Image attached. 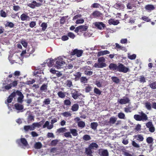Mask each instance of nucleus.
Listing matches in <instances>:
<instances>
[{
  "mask_svg": "<svg viewBox=\"0 0 156 156\" xmlns=\"http://www.w3.org/2000/svg\"><path fill=\"white\" fill-rule=\"evenodd\" d=\"M18 81L14 80L11 81V80L8 78L5 81H2L1 84L2 85L0 89V92L2 91H6L11 89L12 87H15L17 86L18 84Z\"/></svg>",
  "mask_w": 156,
  "mask_h": 156,
  "instance_id": "f257e3e1",
  "label": "nucleus"
},
{
  "mask_svg": "<svg viewBox=\"0 0 156 156\" xmlns=\"http://www.w3.org/2000/svg\"><path fill=\"white\" fill-rule=\"evenodd\" d=\"M41 122H34L31 125L25 126H24V129L25 131L27 132L29 130H34L36 127L39 128L41 126Z\"/></svg>",
  "mask_w": 156,
  "mask_h": 156,
  "instance_id": "f03ea898",
  "label": "nucleus"
},
{
  "mask_svg": "<svg viewBox=\"0 0 156 156\" xmlns=\"http://www.w3.org/2000/svg\"><path fill=\"white\" fill-rule=\"evenodd\" d=\"M16 143L21 148H24V147H27L28 145V143L26 139L24 138H22L16 140Z\"/></svg>",
  "mask_w": 156,
  "mask_h": 156,
  "instance_id": "7ed1b4c3",
  "label": "nucleus"
},
{
  "mask_svg": "<svg viewBox=\"0 0 156 156\" xmlns=\"http://www.w3.org/2000/svg\"><path fill=\"white\" fill-rule=\"evenodd\" d=\"M56 60L55 63L58 69H60L61 68H62V66L65 65V62L61 57H58L56 59Z\"/></svg>",
  "mask_w": 156,
  "mask_h": 156,
  "instance_id": "20e7f679",
  "label": "nucleus"
},
{
  "mask_svg": "<svg viewBox=\"0 0 156 156\" xmlns=\"http://www.w3.org/2000/svg\"><path fill=\"white\" fill-rule=\"evenodd\" d=\"M118 71L123 73H126L129 71V69L128 67L125 66L123 64L121 63L118 64Z\"/></svg>",
  "mask_w": 156,
  "mask_h": 156,
  "instance_id": "39448f33",
  "label": "nucleus"
},
{
  "mask_svg": "<svg viewBox=\"0 0 156 156\" xmlns=\"http://www.w3.org/2000/svg\"><path fill=\"white\" fill-rule=\"evenodd\" d=\"M117 102L119 104L124 105L130 103V100L128 98L124 97L122 99H118Z\"/></svg>",
  "mask_w": 156,
  "mask_h": 156,
  "instance_id": "423d86ee",
  "label": "nucleus"
},
{
  "mask_svg": "<svg viewBox=\"0 0 156 156\" xmlns=\"http://www.w3.org/2000/svg\"><path fill=\"white\" fill-rule=\"evenodd\" d=\"M16 94V96L17 95L19 97L17 98V101L18 102L22 103L23 101V99L24 98V96L22 93L19 90H17L16 92H14Z\"/></svg>",
  "mask_w": 156,
  "mask_h": 156,
  "instance_id": "0eeeda50",
  "label": "nucleus"
},
{
  "mask_svg": "<svg viewBox=\"0 0 156 156\" xmlns=\"http://www.w3.org/2000/svg\"><path fill=\"white\" fill-rule=\"evenodd\" d=\"M114 7L119 10H123L125 7V5L121 2H118L114 5Z\"/></svg>",
  "mask_w": 156,
  "mask_h": 156,
  "instance_id": "6e6552de",
  "label": "nucleus"
},
{
  "mask_svg": "<svg viewBox=\"0 0 156 156\" xmlns=\"http://www.w3.org/2000/svg\"><path fill=\"white\" fill-rule=\"evenodd\" d=\"M23 108L24 106L19 103H16L14 105V108L17 111V113L23 112Z\"/></svg>",
  "mask_w": 156,
  "mask_h": 156,
  "instance_id": "1a4fd4ad",
  "label": "nucleus"
},
{
  "mask_svg": "<svg viewBox=\"0 0 156 156\" xmlns=\"http://www.w3.org/2000/svg\"><path fill=\"white\" fill-rule=\"evenodd\" d=\"M83 53V51L82 50L75 49L71 52V55H76L77 57H80L82 55Z\"/></svg>",
  "mask_w": 156,
  "mask_h": 156,
  "instance_id": "9d476101",
  "label": "nucleus"
},
{
  "mask_svg": "<svg viewBox=\"0 0 156 156\" xmlns=\"http://www.w3.org/2000/svg\"><path fill=\"white\" fill-rule=\"evenodd\" d=\"M81 16V15H77L73 17V20H77L76 22V24L82 23L84 22V20L82 18L79 19H78L79 18H80Z\"/></svg>",
  "mask_w": 156,
  "mask_h": 156,
  "instance_id": "9b49d317",
  "label": "nucleus"
},
{
  "mask_svg": "<svg viewBox=\"0 0 156 156\" xmlns=\"http://www.w3.org/2000/svg\"><path fill=\"white\" fill-rule=\"evenodd\" d=\"M13 55L10 54L9 55L8 57V59L9 61L10 62L11 64H13L14 63H18L19 64L22 65L23 63V61L22 59L19 58L20 59V61L19 62H17L15 61V60H13L14 58H12Z\"/></svg>",
  "mask_w": 156,
  "mask_h": 156,
  "instance_id": "f8f14e48",
  "label": "nucleus"
},
{
  "mask_svg": "<svg viewBox=\"0 0 156 156\" xmlns=\"http://www.w3.org/2000/svg\"><path fill=\"white\" fill-rule=\"evenodd\" d=\"M91 16L93 18H98L100 17H102L103 15L99 11L96 10L92 13Z\"/></svg>",
  "mask_w": 156,
  "mask_h": 156,
  "instance_id": "ddd939ff",
  "label": "nucleus"
},
{
  "mask_svg": "<svg viewBox=\"0 0 156 156\" xmlns=\"http://www.w3.org/2000/svg\"><path fill=\"white\" fill-rule=\"evenodd\" d=\"M95 26L98 29L102 30L106 27L105 25L102 22H96L94 23Z\"/></svg>",
  "mask_w": 156,
  "mask_h": 156,
  "instance_id": "4468645a",
  "label": "nucleus"
},
{
  "mask_svg": "<svg viewBox=\"0 0 156 156\" xmlns=\"http://www.w3.org/2000/svg\"><path fill=\"white\" fill-rule=\"evenodd\" d=\"M117 120V118L114 116L111 117L109 121L107 122V124L108 125L112 126L116 122Z\"/></svg>",
  "mask_w": 156,
  "mask_h": 156,
  "instance_id": "2eb2a0df",
  "label": "nucleus"
},
{
  "mask_svg": "<svg viewBox=\"0 0 156 156\" xmlns=\"http://www.w3.org/2000/svg\"><path fill=\"white\" fill-rule=\"evenodd\" d=\"M98 63H95L94 66L96 68H102L106 66L105 62H98Z\"/></svg>",
  "mask_w": 156,
  "mask_h": 156,
  "instance_id": "dca6fc26",
  "label": "nucleus"
},
{
  "mask_svg": "<svg viewBox=\"0 0 156 156\" xmlns=\"http://www.w3.org/2000/svg\"><path fill=\"white\" fill-rule=\"evenodd\" d=\"M71 94L72 97L74 99H76L80 95V94L78 91L74 89H73L71 92Z\"/></svg>",
  "mask_w": 156,
  "mask_h": 156,
  "instance_id": "f3484780",
  "label": "nucleus"
},
{
  "mask_svg": "<svg viewBox=\"0 0 156 156\" xmlns=\"http://www.w3.org/2000/svg\"><path fill=\"white\" fill-rule=\"evenodd\" d=\"M141 118V121H145L147 120V115L144 113L142 111L139 112Z\"/></svg>",
  "mask_w": 156,
  "mask_h": 156,
  "instance_id": "a211bd4d",
  "label": "nucleus"
},
{
  "mask_svg": "<svg viewBox=\"0 0 156 156\" xmlns=\"http://www.w3.org/2000/svg\"><path fill=\"white\" fill-rule=\"evenodd\" d=\"M15 96L16 94L15 93V92H14L8 97L6 101H5V103L8 104V103H11L13 99V98Z\"/></svg>",
  "mask_w": 156,
  "mask_h": 156,
  "instance_id": "6ab92c4d",
  "label": "nucleus"
},
{
  "mask_svg": "<svg viewBox=\"0 0 156 156\" xmlns=\"http://www.w3.org/2000/svg\"><path fill=\"white\" fill-rule=\"evenodd\" d=\"M108 67L109 69L112 71H118V66L116 64L113 63H111L110 64Z\"/></svg>",
  "mask_w": 156,
  "mask_h": 156,
  "instance_id": "aec40b11",
  "label": "nucleus"
},
{
  "mask_svg": "<svg viewBox=\"0 0 156 156\" xmlns=\"http://www.w3.org/2000/svg\"><path fill=\"white\" fill-rule=\"evenodd\" d=\"M145 9L148 12H151L155 9V7L154 5L151 4H148L146 5L144 7Z\"/></svg>",
  "mask_w": 156,
  "mask_h": 156,
  "instance_id": "412c9836",
  "label": "nucleus"
},
{
  "mask_svg": "<svg viewBox=\"0 0 156 156\" xmlns=\"http://www.w3.org/2000/svg\"><path fill=\"white\" fill-rule=\"evenodd\" d=\"M99 154L100 156H108L109 154L107 150H101L99 151Z\"/></svg>",
  "mask_w": 156,
  "mask_h": 156,
  "instance_id": "4be33fe9",
  "label": "nucleus"
},
{
  "mask_svg": "<svg viewBox=\"0 0 156 156\" xmlns=\"http://www.w3.org/2000/svg\"><path fill=\"white\" fill-rule=\"evenodd\" d=\"M108 23L110 25H116L119 23V22L118 20H115L114 19H111L108 20Z\"/></svg>",
  "mask_w": 156,
  "mask_h": 156,
  "instance_id": "5701e85b",
  "label": "nucleus"
},
{
  "mask_svg": "<svg viewBox=\"0 0 156 156\" xmlns=\"http://www.w3.org/2000/svg\"><path fill=\"white\" fill-rule=\"evenodd\" d=\"M53 127L52 124L49 125V122L48 121H46L43 126V128H45L47 127L48 129H51Z\"/></svg>",
  "mask_w": 156,
  "mask_h": 156,
  "instance_id": "b1692460",
  "label": "nucleus"
},
{
  "mask_svg": "<svg viewBox=\"0 0 156 156\" xmlns=\"http://www.w3.org/2000/svg\"><path fill=\"white\" fill-rule=\"evenodd\" d=\"M109 51L106 50L104 51H101L98 52L97 53V56L99 57L101 56L110 53Z\"/></svg>",
  "mask_w": 156,
  "mask_h": 156,
  "instance_id": "393cba45",
  "label": "nucleus"
},
{
  "mask_svg": "<svg viewBox=\"0 0 156 156\" xmlns=\"http://www.w3.org/2000/svg\"><path fill=\"white\" fill-rule=\"evenodd\" d=\"M115 48H116L117 51H119L120 50L122 51H127L126 48L125 47L121 46L119 45V44L117 43H116L115 44Z\"/></svg>",
  "mask_w": 156,
  "mask_h": 156,
  "instance_id": "a878e982",
  "label": "nucleus"
},
{
  "mask_svg": "<svg viewBox=\"0 0 156 156\" xmlns=\"http://www.w3.org/2000/svg\"><path fill=\"white\" fill-rule=\"evenodd\" d=\"M93 152V151H92V149L88 147L85 148V153L86 155H91Z\"/></svg>",
  "mask_w": 156,
  "mask_h": 156,
  "instance_id": "bb28decb",
  "label": "nucleus"
},
{
  "mask_svg": "<svg viewBox=\"0 0 156 156\" xmlns=\"http://www.w3.org/2000/svg\"><path fill=\"white\" fill-rule=\"evenodd\" d=\"M69 131L71 134H72L73 136H76L78 135L77 131L76 129H70Z\"/></svg>",
  "mask_w": 156,
  "mask_h": 156,
  "instance_id": "cd10ccee",
  "label": "nucleus"
},
{
  "mask_svg": "<svg viewBox=\"0 0 156 156\" xmlns=\"http://www.w3.org/2000/svg\"><path fill=\"white\" fill-rule=\"evenodd\" d=\"M42 146L41 143L40 142H38L35 143L34 147L35 148L37 149H41Z\"/></svg>",
  "mask_w": 156,
  "mask_h": 156,
  "instance_id": "c85d7f7f",
  "label": "nucleus"
},
{
  "mask_svg": "<svg viewBox=\"0 0 156 156\" xmlns=\"http://www.w3.org/2000/svg\"><path fill=\"white\" fill-rule=\"evenodd\" d=\"M88 147L91 149H94L95 148H97L98 147V145L95 143H92L90 144Z\"/></svg>",
  "mask_w": 156,
  "mask_h": 156,
  "instance_id": "c756f323",
  "label": "nucleus"
},
{
  "mask_svg": "<svg viewBox=\"0 0 156 156\" xmlns=\"http://www.w3.org/2000/svg\"><path fill=\"white\" fill-rule=\"evenodd\" d=\"M77 125L79 128H83L85 127V124L84 122L80 121L77 122Z\"/></svg>",
  "mask_w": 156,
  "mask_h": 156,
  "instance_id": "7c9ffc66",
  "label": "nucleus"
},
{
  "mask_svg": "<svg viewBox=\"0 0 156 156\" xmlns=\"http://www.w3.org/2000/svg\"><path fill=\"white\" fill-rule=\"evenodd\" d=\"M54 62V60L52 58H51L49 60V61L48 62L46 63L45 64L49 67H51L53 66Z\"/></svg>",
  "mask_w": 156,
  "mask_h": 156,
  "instance_id": "2f4dec72",
  "label": "nucleus"
},
{
  "mask_svg": "<svg viewBox=\"0 0 156 156\" xmlns=\"http://www.w3.org/2000/svg\"><path fill=\"white\" fill-rule=\"evenodd\" d=\"M111 79L113 82L116 84H118L120 82V80L117 77L112 76Z\"/></svg>",
  "mask_w": 156,
  "mask_h": 156,
  "instance_id": "473e14b6",
  "label": "nucleus"
},
{
  "mask_svg": "<svg viewBox=\"0 0 156 156\" xmlns=\"http://www.w3.org/2000/svg\"><path fill=\"white\" fill-rule=\"evenodd\" d=\"M135 138L138 141H142L144 140V138L141 134H138L135 136Z\"/></svg>",
  "mask_w": 156,
  "mask_h": 156,
  "instance_id": "72a5a7b5",
  "label": "nucleus"
},
{
  "mask_svg": "<svg viewBox=\"0 0 156 156\" xmlns=\"http://www.w3.org/2000/svg\"><path fill=\"white\" fill-rule=\"evenodd\" d=\"M29 17L25 14H22L20 16V19L22 21H25L27 20Z\"/></svg>",
  "mask_w": 156,
  "mask_h": 156,
  "instance_id": "f704fd0d",
  "label": "nucleus"
},
{
  "mask_svg": "<svg viewBox=\"0 0 156 156\" xmlns=\"http://www.w3.org/2000/svg\"><path fill=\"white\" fill-rule=\"evenodd\" d=\"M48 86L47 84H43L40 88V90L42 91H44L45 92L47 90Z\"/></svg>",
  "mask_w": 156,
  "mask_h": 156,
  "instance_id": "c9c22d12",
  "label": "nucleus"
},
{
  "mask_svg": "<svg viewBox=\"0 0 156 156\" xmlns=\"http://www.w3.org/2000/svg\"><path fill=\"white\" fill-rule=\"evenodd\" d=\"M79 108V105L77 104H74L72 107L71 110L75 112L77 111Z\"/></svg>",
  "mask_w": 156,
  "mask_h": 156,
  "instance_id": "e433bc0d",
  "label": "nucleus"
},
{
  "mask_svg": "<svg viewBox=\"0 0 156 156\" xmlns=\"http://www.w3.org/2000/svg\"><path fill=\"white\" fill-rule=\"evenodd\" d=\"M98 126V124L96 122H91L90 124L91 128L94 130H95L97 129Z\"/></svg>",
  "mask_w": 156,
  "mask_h": 156,
  "instance_id": "4c0bfd02",
  "label": "nucleus"
},
{
  "mask_svg": "<svg viewBox=\"0 0 156 156\" xmlns=\"http://www.w3.org/2000/svg\"><path fill=\"white\" fill-rule=\"evenodd\" d=\"M5 25V27H9L11 28L13 27L14 24L12 22L6 21Z\"/></svg>",
  "mask_w": 156,
  "mask_h": 156,
  "instance_id": "58836bf2",
  "label": "nucleus"
},
{
  "mask_svg": "<svg viewBox=\"0 0 156 156\" xmlns=\"http://www.w3.org/2000/svg\"><path fill=\"white\" fill-rule=\"evenodd\" d=\"M51 102L50 99L49 98L45 99L43 101V104L42 105L43 106H44V105H48L50 104Z\"/></svg>",
  "mask_w": 156,
  "mask_h": 156,
  "instance_id": "ea45409f",
  "label": "nucleus"
},
{
  "mask_svg": "<svg viewBox=\"0 0 156 156\" xmlns=\"http://www.w3.org/2000/svg\"><path fill=\"white\" fill-rule=\"evenodd\" d=\"M79 27L80 29V32L86 31L87 29V26L83 25L79 26Z\"/></svg>",
  "mask_w": 156,
  "mask_h": 156,
  "instance_id": "a19ab883",
  "label": "nucleus"
},
{
  "mask_svg": "<svg viewBox=\"0 0 156 156\" xmlns=\"http://www.w3.org/2000/svg\"><path fill=\"white\" fill-rule=\"evenodd\" d=\"M62 115L66 117L71 116V114L69 112H66L61 113Z\"/></svg>",
  "mask_w": 156,
  "mask_h": 156,
  "instance_id": "79ce46f5",
  "label": "nucleus"
},
{
  "mask_svg": "<svg viewBox=\"0 0 156 156\" xmlns=\"http://www.w3.org/2000/svg\"><path fill=\"white\" fill-rule=\"evenodd\" d=\"M65 93L63 92L62 91H59L58 93L57 94L59 97L61 98H63L65 97Z\"/></svg>",
  "mask_w": 156,
  "mask_h": 156,
  "instance_id": "37998d69",
  "label": "nucleus"
},
{
  "mask_svg": "<svg viewBox=\"0 0 156 156\" xmlns=\"http://www.w3.org/2000/svg\"><path fill=\"white\" fill-rule=\"evenodd\" d=\"M94 92L97 95H99L101 93V91L98 88L95 87L94 90Z\"/></svg>",
  "mask_w": 156,
  "mask_h": 156,
  "instance_id": "c03bdc74",
  "label": "nucleus"
},
{
  "mask_svg": "<svg viewBox=\"0 0 156 156\" xmlns=\"http://www.w3.org/2000/svg\"><path fill=\"white\" fill-rule=\"evenodd\" d=\"M41 27H42V30L44 31L46 29L47 27V25L46 23L44 22L41 25Z\"/></svg>",
  "mask_w": 156,
  "mask_h": 156,
  "instance_id": "a18cd8bd",
  "label": "nucleus"
},
{
  "mask_svg": "<svg viewBox=\"0 0 156 156\" xmlns=\"http://www.w3.org/2000/svg\"><path fill=\"white\" fill-rule=\"evenodd\" d=\"M67 129L65 127L61 128L57 130V132L58 133H64L67 131Z\"/></svg>",
  "mask_w": 156,
  "mask_h": 156,
  "instance_id": "49530a36",
  "label": "nucleus"
},
{
  "mask_svg": "<svg viewBox=\"0 0 156 156\" xmlns=\"http://www.w3.org/2000/svg\"><path fill=\"white\" fill-rule=\"evenodd\" d=\"M118 116L119 119H125V115L123 113L120 112L119 113L118 115Z\"/></svg>",
  "mask_w": 156,
  "mask_h": 156,
  "instance_id": "de8ad7c7",
  "label": "nucleus"
},
{
  "mask_svg": "<svg viewBox=\"0 0 156 156\" xmlns=\"http://www.w3.org/2000/svg\"><path fill=\"white\" fill-rule=\"evenodd\" d=\"M149 86L153 89H156V82H154L150 84Z\"/></svg>",
  "mask_w": 156,
  "mask_h": 156,
  "instance_id": "09e8293b",
  "label": "nucleus"
},
{
  "mask_svg": "<svg viewBox=\"0 0 156 156\" xmlns=\"http://www.w3.org/2000/svg\"><path fill=\"white\" fill-rule=\"evenodd\" d=\"M0 14L1 17L5 18L7 16V14L6 12L2 10L0 11Z\"/></svg>",
  "mask_w": 156,
  "mask_h": 156,
  "instance_id": "8fccbe9b",
  "label": "nucleus"
},
{
  "mask_svg": "<svg viewBox=\"0 0 156 156\" xmlns=\"http://www.w3.org/2000/svg\"><path fill=\"white\" fill-rule=\"evenodd\" d=\"M64 136L66 137H69L72 138V136L70 133V132H68L64 133Z\"/></svg>",
  "mask_w": 156,
  "mask_h": 156,
  "instance_id": "3c124183",
  "label": "nucleus"
},
{
  "mask_svg": "<svg viewBox=\"0 0 156 156\" xmlns=\"http://www.w3.org/2000/svg\"><path fill=\"white\" fill-rule=\"evenodd\" d=\"M136 55L135 54H133L132 55H130L129 54H128V57L131 60H133L136 58Z\"/></svg>",
  "mask_w": 156,
  "mask_h": 156,
  "instance_id": "603ef678",
  "label": "nucleus"
},
{
  "mask_svg": "<svg viewBox=\"0 0 156 156\" xmlns=\"http://www.w3.org/2000/svg\"><path fill=\"white\" fill-rule=\"evenodd\" d=\"M83 139L85 140L88 141L91 140V138L89 135H85L83 136Z\"/></svg>",
  "mask_w": 156,
  "mask_h": 156,
  "instance_id": "864d4df0",
  "label": "nucleus"
},
{
  "mask_svg": "<svg viewBox=\"0 0 156 156\" xmlns=\"http://www.w3.org/2000/svg\"><path fill=\"white\" fill-rule=\"evenodd\" d=\"M80 81L82 83H85L87 82V80L85 77H82L80 79Z\"/></svg>",
  "mask_w": 156,
  "mask_h": 156,
  "instance_id": "5fc2aeb1",
  "label": "nucleus"
},
{
  "mask_svg": "<svg viewBox=\"0 0 156 156\" xmlns=\"http://www.w3.org/2000/svg\"><path fill=\"white\" fill-rule=\"evenodd\" d=\"M134 118L136 121H141L140 115H134Z\"/></svg>",
  "mask_w": 156,
  "mask_h": 156,
  "instance_id": "6e6d98bb",
  "label": "nucleus"
},
{
  "mask_svg": "<svg viewBox=\"0 0 156 156\" xmlns=\"http://www.w3.org/2000/svg\"><path fill=\"white\" fill-rule=\"evenodd\" d=\"M66 84L67 86L69 87H70L73 86L72 82L70 80H67L66 82Z\"/></svg>",
  "mask_w": 156,
  "mask_h": 156,
  "instance_id": "4d7b16f0",
  "label": "nucleus"
},
{
  "mask_svg": "<svg viewBox=\"0 0 156 156\" xmlns=\"http://www.w3.org/2000/svg\"><path fill=\"white\" fill-rule=\"evenodd\" d=\"M146 108L148 110H150L151 109V105L149 102H146L145 103Z\"/></svg>",
  "mask_w": 156,
  "mask_h": 156,
  "instance_id": "13d9d810",
  "label": "nucleus"
},
{
  "mask_svg": "<svg viewBox=\"0 0 156 156\" xmlns=\"http://www.w3.org/2000/svg\"><path fill=\"white\" fill-rule=\"evenodd\" d=\"M67 36H68V37H69L70 38L73 39H74L75 37V36L74 34L73 33L70 32L68 33Z\"/></svg>",
  "mask_w": 156,
  "mask_h": 156,
  "instance_id": "bf43d9fd",
  "label": "nucleus"
},
{
  "mask_svg": "<svg viewBox=\"0 0 156 156\" xmlns=\"http://www.w3.org/2000/svg\"><path fill=\"white\" fill-rule=\"evenodd\" d=\"M153 140V139L151 137H147L146 139L147 142L149 144L151 143Z\"/></svg>",
  "mask_w": 156,
  "mask_h": 156,
  "instance_id": "052dcab7",
  "label": "nucleus"
},
{
  "mask_svg": "<svg viewBox=\"0 0 156 156\" xmlns=\"http://www.w3.org/2000/svg\"><path fill=\"white\" fill-rule=\"evenodd\" d=\"M33 3H34V4L35 8L36 7H40L42 5V4L41 3L37 2L36 1H33Z\"/></svg>",
  "mask_w": 156,
  "mask_h": 156,
  "instance_id": "680f3d73",
  "label": "nucleus"
},
{
  "mask_svg": "<svg viewBox=\"0 0 156 156\" xmlns=\"http://www.w3.org/2000/svg\"><path fill=\"white\" fill-rule=\"evenodd\" d=\"M133 6L136 7V6L135 5H133L132 6V4L130 2L128 3L126 5L127 8L128 9H132Z\"/></svg>",
  "mask_w": 156,
  "mask_h": 156,
  "instance_id": "e2e57ef3",
  "label": "nucleus"
},
{
  "mask_svg": "<svg viewBox=\"0 0 156 156\" xmlns=\"http://www.w3.org/2000/svg\"><path fill=\"white\" fill-rule=\"evenodd\" d=\"M64 104L66 106H69L70 105L71 102L69 100L66 99L64 101Z\"/></svg>",
  "mask_w": 156,
  "mask_h": 156,
  "instance_id": "0e129e2a",
  "label": "nucleus"
},
{
  "mask_svg": "<svg viewBox=\"0 0 156 156\" xmlns=\"http://www.w3.org/2000/svg\"><path fill=\"white\" fill-rule=\"evenodd\" d=\"M28 120L30 121H33L34 120V116L32 115H30L28 116Z\"/></svg>",
  "mask_w": 156,
  "mask_h": 156,
  "instance_id": "69168bd1",
  "label": "nucleus"
},
{
  "mask_svg": "<svg viewBox=\"0 0 156 156\" xmlns=\"http://www.w3.org/2000/svg\"><path fill=\"white\" fill-rule=\"evenodd\" d=\"M124 111L126 113L130 112H131V108L127 107L124 108Z\"/></svg>",
  "mask_w": 156,
  "mask_h": 156,
  "instance_id": "338daca9",
  "label": "nucleus"
},
{
  "mask_svg": "<svg viewBox=\"0 0 156 156\" xmlns=\"http://www.w3.org/2000/svg\"><path fill=\"white\" fill-rule=\"evenodd\" d=\"M100 6V5L97 3L93 4L92 5V7L93 8H99Z\"/></svg>",
  "mask_w": 156,
  "mask_h": 156,
  "instance_id": "774afa93",
  "label": "nucleus"
}]
</instances>
